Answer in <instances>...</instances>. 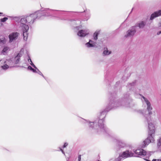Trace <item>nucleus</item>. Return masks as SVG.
I'll return each instance as SVG.
<instances>
[{"label":"nucleus","mask_w":161,"mask_h":161,"mask_svg":"<svg viewBox=\"0 0 161 161\" xmlns=\"http://www.w3.org/2000/svg\"><path fill=\"white\" fill-rule=\"evenodd\" d=\"M54 11L58 10L50 9L48 8H45L43 10L31 14L26 18L24 17L21 18L19 28L23 32L24 40L26 41L28 37V31L29 27L26 24H29L30 25L33 24L37 19H39L42 16H50L51 15L50 13Z\"/></svg>","instance_id":"obj_1"},{"label":"nucleus","mask_w":161,"mask_h":161,"mask_svg":"<svg viewBox=\"0 0 161 161\" xmlns=\"http://www.w3.org/2000/svg\"><path fill=\"white\" fill-rule=\"evenodd\" d=\"M113 104L112 101H110L106 108L100 112L98 119H96L94 122H90L83 119V122L88 126L89 129L90 130H94L99 133L107 132L108 128L104 124V119L105 117L107 112L113 108L116 107Z\"/></svg>","instance_id":"obj_2"},{"label":"nucleus","mask_w":161,"mask_h":161,"mask_svg":"<svg viewBox=\"0 0 161 161\" xmlns=\"http://www.w3.org/2000/svg\"><path fill=\"white\" fill-rule=\"evenodd\" d=\"M133 152L136 154L137 155L135 156L136 157H144L145 156L147 158H148L152 153L151 152H146L143 149L139 148L136 150H134Z\"/></svg>","instance_id":"obj_3"},{"label":"nucleus","mask_w":161,"mask_h":161,"mask_svg":"<svg viewBox=\"0 0 161 161\" xmlns=\"http://www.w3.org/2000/svg\"><path fill=\"white\" fill-rule=\"evenodd\" d=\"M155 133L148 132V136L147 139L144 140L140 146L141 148H144L147 146L150 143L153 142L154 141Z\"/></svg>","instance_id":"obj_4"},{"label":"nucleus","mask_w":161,"mask_h":161,"mask_svg":"<svg viewBox=\"0 0 161 161\" xmlns=\"http://www.w3.org/2000/svg\"><path fill=\"white\" fill-rule=\"evenodd\" d=\"M141 100L143 104H146L147 107V111L152 110L153 109V108L151 105V103L148 100L144 97L141 95Z\"/></svg>","instance_id":"obj_5"},{"label":"nucleus","mask_w":161,"mask_h":161,"mask_svg":"<svg viewBox=\"0 0 161 161\" xmlns=\"http://www.w3.org/2000/svg\"><path fill=\"white\" fill-rule=\"evenodd\" d=\"M136 32V26H132L126 32L125 37H133Z\"/></svg>","instance_id":"obj_6"},{"label":"nucleus","mask_w":161,"mask_h":161,"mask_svg":"<svg viewBox=\"0 0 161 161\" xmlns=\"http://www.w3.org/2000/svg\"><path fill=\"white\" fill-rule=\"evenodd\" d=\"M19 34L17 32H12L10 34L9 36V42L11 43L15 42L17 39Z\"/></svg>","instance_id":"obj_7"},{"label":"nucleus","mask_w":161,"mask_h":161,"mask_svg":"<svg viewBox=\"0 0 161 161\" xmlns=\"http://www.w3.org/2000/svg\"><path fill=\"white\" fill-rule=\"evenodd\" d=\"M147 120L148 125V132L155 133V128L154 124L152 122H150L151 120L147 119Z\"/></svg>","instance_id":"obj_8"},{"label":"nucleus","mask_w":161,"mask_h":161,"mask_svg":"<svg viewBox=\"0 0 161 161\" xmlns=\"http://www.w3.org/2000/svg\"><path fill=\"white\" fill-rule=\"evenodd\" d=\"M134 153L130 151L127 150L121 154V157L127 158L134 156Z\"/></svg>","instance_id":"obj_9"},{"label":"nucleus","mask_w":161,"mask_h":161,"mask_svg":"<svg viewBox=\"0 0 161 161\" xmlns=\"http://www.w3.org/2000/svg\"><path fill=\"white\" fill-rule=\"evenodd\" d=\"M96 42L92 40H90L89 42L86 43L85 45L87 47H95L96 46Z\"/></svg>","instance_id":"obj_10"},{"label":"nucleus","mask_w":161,"mask_h":161,"mask_svg":"<svg viewBox=\"0 0 161 161\" xmlns=\"http://www.w3.org/2000/svg\"><path fill=\"white\" fill-rule=\"evenodd\" d=\"M89 32L86 30L79 31L77 33V35L80 37H84L89 34Z\"/></svg>","instance_id":"obj_11"},{"label":"nucleus","mask_w":161,"mask_h":161,"mask_svg":"<svg viewBox=\"0 0 161 161\" xmlns=\"http://www.w3.org/2000/svg\"><path fill=\"white\" fill-rule=\"evenodd\" d=\"M146 21H142L137 22L134 26L138 27L140 29L143 28L146 25Z\"/></svg>","instance_id":"obj_12"},{"label":"nucleus","mask_w":161,"mask_h":161,"mask_svg":"<svg viewBox=\"0 0 161 161\" xmlns=\"http://www.w3.org/2000/svg\"><path fill=\"white\" fill-rule=\"evenodd\" d=\"M161 15V10H159L158 11H156L151 15L150 19L152 20L154 18L158 17Z\"/></svg>","instance_id":"obj_13"},{"label":"nucleus","mask_w":161,"mask_h":161,"mask_svg":"<svg viewBox=\"0 0 161 161\" xmlns=\"http://www.w3.org/2000/svg\"><path fill=\"white\" fill-rule=\"evenodd\" d=\"M114 142L115 145V148L117 151H118L121 148L120 140L115 139L114 140Z\"/></svg>","instance_id":"obj_14"},{"label":"nucleus","mask_w":161,"mask_h":161,"mask_svg":"<svg viewBox=\"0 0 161 161\" xmlns=\"http://www.w3.org/2000/svg\"><path fill=\"white\" fill-rule=\"evenodd\" d=\"M112 52L110 50H108L107 47H104L103 48V56H108L111 54Z\"/></svg>","instance_id":"obj_15"},{"label":"nucleus","mask_w":161,"mask_h":161,"mask_svg":"<svg viewBox=\"0 0 161 161\" xmlns=\"http://www.w3.org/2000/svg\"><path fill=\"white\" fill-rule=\"evenodd\" d=\"M22 56V54L20 53H18L14 58V63L15 64H18L20 60V58Z\"/></svg>","instance_id":"obj_16"},{"label":"nucleus","mask_w":161,"mask_h":161,"mask_svg":"<svg viewBox=\"0 0 161 161\" xmlns=\"http://www.w3.org/2000/svg\"><path fill=\"white\" fill-rule=\"evenodd\" d=\"M9 50L10 49L9 47L7 46L4 47L2 51V53L3 55H5Z\"/></svg>","instance_id":"obj_17"},{"label":"nucleus","mask_w":161,"mask_h":161,"mask_svg":"<svg viewBox=\"0 0 161 161\" xmlns=\"http://www.w3.org/2000/svg\"><path fill=\"white\" fill-rule=\"evenodd\" d=\"M148 111V114L147 115V117H148V118H147V116L144 115V114H143V112H142V110H139V112L140 113H142L144 116L145 117H146V118L147 119H149L151 120L150 115H151L152 114V112L151 111V110H149V111Z\"/></svg>","instance_id":"obj_18"},{"label":"nucleus","mask_w":161,"mask_h":161,"mask_svg":"<svg viewBox=\"0 0 161 161\" xmlns=\"http://www.w3.org/2000/svg\"><path fill=\"white\" fill-rule=\"evenodd\" d=\"M99 34V31H96L95 32V33L93 34V39L94 41H97L98 39L97 37L98 36Z\"/></svg>","instance_id":"obj_19"},{"label":"nucleus","mask_w":161,"mask_h":161,"mask_svg":"<svg viewBox=\"0 0 161 161\" xmlns=\"http://www.w3.org/2000/svg\"><path fill=\"white\" fill-rule=\"evenodd\" d=\"M13 19L15 21L17 22H19V26H20V22L21 19L20 17H12Z\"/></svg>","instance_id":"obj_20"},{"label":"nucleus","mask_w":161,"mask_h":161,"mask_svg":"<svg viewBox=\"0 0 161 161\" xmlns=\"http://www.w3.org/2000/svg\"><path fill=\"white\" fill-rule=\"evenodd\" d=\"M6 40L4 37H0V44L3 45L6 43Z\"/></svg>","instance_id":"obj_21"},{"label":"nucleus","mask_w":161,"mask_h":161,"mask_svg":"<svg viewBox=\"0 0 161 161\" xmlns=\"http://www.w3.org/2000/svg\"><path fill=\"white\" fill-rule=\"evenodd\" d=\"M28 61L29 62H30V64L33 67H34L35 68H36V67L35 66V65L33 64V63H32L31 59L30 57H29V58L28 59Z\"/></svg>","instance_id":"obj_22"},{"label":"nucleus","mask_w":161,"mask_h":161,"mask_svg":"<svg viewBox=\"0 0 161 161\" xmlns=\"http://www.w3.org/2000/svg\"><path fill=\"white\" fill-rule=\"evenodd\" d=\"M157 146L158 148L161 146V137L157 141Z\"/></svg>","instance_id":"obj_23"},{"label":"nucleus","mask_w":161,"mask_h":161,"mask_svg":"<svg viewBox=\"0 0 161 161\" xmlns=\"http://www.w3.org/2000/svg\"><path fill=\"white\" fill-rule=\"evenodd\" d=\"M114 161H121V153H119V156L117 157L116 158Z\"/></svg>","instance_id":"obj_24"},{"label":"nucleus","mask_w":161,"mask_h":161,"mask_svg":"<svg viewBox=\"0 0 161 161\" xmlns=\"http://www.w3.org/2000/svg\"><path fill=\"white\" fill-rule=\"evenodd\" d=\"M37 70V72H36V73H37L39 75H42L44 78L46 79L45 77V76L43 75L42 74V72L36 68H35Z\"/></svg>","instance_id":"obj_25"},{"label":"nucleus","mask_w":161,"mask_h":161,"mask_svg":"<svg viewBox=\"0 0 161 161\" xmlns=\"http://www.w3.org/2000/svg\"><path fill=\"white\" fill-rule=\"evenodd\" d=\"M85 12L86 13V15L88 16L89 17V18L90 17L91 14H90V11L89 10H86L85 11Z\"/></svg>","instance_id":"obj_26"},{"label":"nucleus","mask_w":161,"mask_h":161,"mask_svg":"<svg viewBox=\"0 0 161 161\" xmlns=\"http://www.w3.org/2000/svg\"><path fill=\"white\" fill-rule=\"evenodd\" d=\"M8 66L7 64H5L3 66H2V68L5 70L8 69Z\"/></svg>","instance_id":"obj_27"},{"label":"nucleus","mask_w":161,"mask_h":161,"mask_svg":"<svg viewBox=\"0 0 161 161\" xmlns=\"http://www.w3.org/2000/svg\"><path fill=\"white\" fill-rule=\"evenodd\" d=\"M120 82L119 81H117L116 82L115 86L116 87H119L120 88Z\"/></svg>","instance_id":"obj_28"},{"label":"nucleus","mask_w":161,"mask_h":161,"mask_svg":"<svg viewBox=\"0 0 161 161\" xmlns=\"http://www.w3.org/2000/svg\"><path fill=\"white\" fill-rule=\"evenodd\" d=\"M8 18L7 17H4L3 18L1 19H0V21L2 22H5L7 20H8Z\"/></svg>","instance_id":"obj_29"},{"label":"nucleus","mask_w":161,"mask_h":161,"mask_svg":"<svg viewBox=\"0 0 161 161\" xmlns=\"http://www.w3.org/2000/svg\"><path fill=\"white\" fill-rule=\"evenodd\" d=\"M68 145V143H65L64 145H63V147H65Z\"/></svg>","instance_id":"obj_30"},{"label":"nucleus","mask_w":161,"mask_h":161,"mask_svg":"<svg viewBox=\"0 0 161 161\" xmlns=\"http://www.w3.org/2000/svg\"><path fill=\"white\" fill-rule=\"evenodd\" d=\"M77 24V21H75V20H73L72 21L71 24Z\"/></svg>","instance_id":"obj_31"},{"label":"nucleus","mask_w":161,"mask_h":161,"mask_svg":"<svg viewBox=\"0 0 161 161\" xmlns=\"http://www.w3.org/2000/svg\"><path fill=\"white\" fill-rule=\"evenodd\" d=\"M31 71L34 73H36V72H37V70L36 69H33Z\"/></svg>","instance_id":"obj_32"},{"label":"nucleus","mask_w":161,"mask_h":161,"mask_svg":"<svg viewBox=\"0 0 161 161\" xmlns=\"http://www.w3.org/2000/svg\"><path fill=\"white\" fill-rule=\"evenodd\" d=\"M59 148L60 149V151H61L62 152V153L64 155H65V153L64 151L62 149H61L60 147H59Z\"/></svg>","instance_id":"obj_33"},{"label":"nucleus","mask_w":161,"mask_h":161,"mask_svg":"<svg viewBox=\"0 0 161 161\" xmlns=\"http://www.w3.org/2000/svg\"><path fill=\"white\" fill-rule=\"evenodd\" d=\"M33 69V68H32V67L31 66H29L28 67V69L31 70H32Z\"/></svg>","instance_id":"obj_34"},{"label":"nucleus","mask_w":161,"mask_h":161,"mask_svg":"<svg viewBox=\"0 0 161 161\" xmlns=\"http://www.w3.org/2000/svg\"><path fill=\"white\" fill-rule=\"evenodd\" d=\"M135 85V83H131L129 84V86H134Z\"/></svg>","instance_id":"obj_35"},{"label":"nucleus","mask_w":161,"mask_h":161,"mask_svg":"<svg viewBox=\"0 0 161 161\" xmlns=\"http://www.w3.org/2000/svg\"><path fill=\"white\" fill-rule=\"evenodd\" d=\"M161 34V30L160 31H158L157 33V35H159Z\"/></svg>","instance_id":"obj_36"},{"label":"nucleus","mask_w":161,"mask_h":161,"mask_svg":"<svg viewBox=\"0 0 161 161\" xmlns=\"http://www.w3.org/2000/svg\"><path fill=\"white\" fill-rule=\"evenodd\" d=\"M78 161H80V160H81V157H80V156H78Z\"/></svg>","instance_id":"obj_37"},{"label":"nucleus","mask_w":161,"mask_h":161,"mask_svg":"<svg viewBox=\"0 0 161 161\" xmlns=\"http://www.w3.org/2000/svg\"><path fill=\"white\" fill-rule=\"evenodd\" d=\"M158 26L159 27H161V21L158 23Z\"/></svg>","instance_id":"obj_38"},{"label":"nucleus","mask_w":161,"mask_h":161,"mask_svg":"<svg viewBox=\"0 0 161 161\" xmlns=\"http://www.w3.org/2000/svg\"><path fill=\"white\" fill-rule=\"evenodd\" d=\"M3 13H0V16L3 15Z\"/></svg>","instance_id":"obj_39"},{"label":"nucleus","mask_w":161,"mask_h":161,"mask_svg":"<svg viewBox=\"0 0 161 161\" xmlns=\"http://www.w3.org/2000/svg\"><path fill=\"white\" fill-rule=\"evenodd\" d=\"M126 77V79H127L128 78V77H129V76H125V77Z\"/></svg>","instance_id":"obj_40"},{"label":"nucleus","mask_w":161,"mask_h":161,"mask_svg":"<svg viewBox=\"0 0 161 161\" xmlns=\"http://www.w3.org/2000/svg\"><path fill=\"white\" fill-rule=\"evenodd\" d=\"M77 22H78V23H80V21H77Z\"/></svg>","instance_id":"obj_41"}]
</instances>
